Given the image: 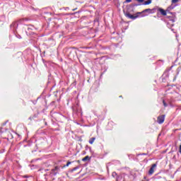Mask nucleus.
<instances>
[{"mask_svg": "<svg viewBox=\"0 0 181 181\" xmlns=\"http://www.w3.org/2000/svg\"><path fill=\"white\" fill-rule=\"evenodd\" d=\"M172 9H173L172 6L167 8V10H163L162 8H158V11L160 12V13L162 16H166L167 13L169 12L170 11H171Z\"/></svg>", "mask_w": 181, "mask_h": 181, "instance_id": "f257e3e1", "label": "nucleus"}, {"mask_svg": "<svg viewBox=\"0 0 181 181\" xmlns=\"http://www.w3.org/2000/svg\"><path fill=\"white\" fill-rule=\"evenodd\" d=\"M154 8L153 9H151V8H147V9H145V10H143L142 12H137L136 14H142V13H148L149 14H151V13H154Z\"/></svg>", "mask_w": 181, "mask_h": 181, "instance_id": "f03ea898", "label": "nucleus"}, {"mask_svg": "<svg viewBox=\"0 0 181 181\" xmlns=\"http://www.w3.org/2000/svg\"><path fill=\"white\" fill-rule=\"evenodd\" d=\"M165 115H160L157 117L158 124H163L165 122Z\"/></svg>", "mask_w": 181, "mask_h": 181, "instance_id": "7ed1b4c3", "label": "nucleus"}, {"mask_svg": "<svg viewBox=\"0 0 181 181\" xmlns=\"http://www.w3.org/2000/svg\"><path fill=\"white\" fill-rule=\"evenodd\" d=\"M139 15L140 14H136V15H132L130 14L129 13H127V14H125V16H127L128 18H131L132 20H135L136 18H139Z\"/></svg>", "mask_w": 181, "mask_h": 181, "instance_id": "20e7f679", "label": "nucleus"}, {"mask_svg": "<svg viewBox=\"0 0 181 181\" xmlns=\"http://www.w3.org/2000/svg\"><path fill=\"white\" fill-rule=\"evenodd\" d=\"M156 163H154L151 165V168L149 169L148 170V175H153L154 173V170H155V168H156Z\"/></svg>", "mask_w": 181, "mask_h": 181, "instance_id": "39448f33", "label": "nucleus"}, {"mask_svg": "<svg viewBox=\"0 0 181 181\" xmlns=\"http://www.w3.org/2000/svg\"><path fill=\"white\" fill-rule=\"evenodd\" d=\"M169 22L168 23L170 24V25L174 26V23L175 22V16H173L172 17L168 16Z\"/></svg>", "mask_w": 181, "mask_h": 181, "instance_id": "423d86ee", "label": "nucleus"}, {"mask_svg": "<svg viewBox=\"0 0 181 181\" xmlns=\"http://www.w3.org/2000/svg\"><path fill=\"white\" fill-rule=\"evenodd\" d=\"M58 170H60V168L58 166H55V168H53L52 170V174H53L54 175H57V173H55V171H58Z\"/></svg>", "mask_w": 181, "mask_h": 181, "instance_id": "0eeeda50", "label": "nucleus"}, {"mask_svg": "<svg viewBox=\"0 0 181 181\" xmlns=\"http://www.w3.org/2000/svg\"><path fill=\"white\" fill-rule=\"evenodd\" d=\"M152 1L151 0H148V1H144L143 4H139V5H150L151 4Z\"/></svg>", "mask_w": 181, "mask_h": 181, "instance_id": "6e6552de", "label": "nucleus"}, {"mask_svg": "<svg viewBox=\"0 0 181 181\" xmlns=\"http://www.w3.org/2000/svg\"><path fill=\"white\" fill-rule=\"evenodd\" d=\"M95 140H96L95 137H93L91 139H89V141H88L89 144L93 145L94 141H95Z\"/></svg>", "mask_w": 181, "mask_h": 181, "instance_id": "1a4fd4ad", "label": "nucleus"}, {"mask_svg": "<svg viewBox=\"0 0 181 181\" xmlns=\"http://www.w3.org/2000/svg\"><path fill=\"white\" fill-rule=\"evenodd\" d=\"M71 164V161H68L66 165H64V166L62 167V169H64V168H66V167H69V165Z\"/></svg>", "mask_w": 181, "mask_h": 181, "instance_id": "9d476101", "label": "nucleus"}, {"mask_svg": "<svg viewBox=\"0 0 181 181\" xmlns=\"http://www.w3.org/2000/svg\"><path fill=\"white\" fill-rule=\"evenodd\" d=\"M89 160H90V157H88V156H86L85 158L82 159L83 161H86Z\"/></svg>", "mask_w": 181, "mask_h": 181, "instance_id": "9b49d317", "label": "nucleus"}, {"mask_svg": "<svg viewBox=\"0 0 181 181\" xmlns=\"http://www.w3.org/2000/svg\"><path fill=\"white\" fill-rule=\"evenodd\" d=\"M134 1H136L139 2V4H144V0H134Z\"/></svg>", "mask_w": 181, "mask_h": 181, "instance_id": "f8f14e48", "label": "nucleus"}, {"mask_svg": "<svg viewBox=\"0 0 181 181\" xmlns=\"http://www.w3.org/2000/svg\"><path fill=\"white\" fill-rule=\"evenodd\" d=\"M163 103L165 107H168V104L165 103V100H163Z\"/></svg>", "mask_w": 181, "mask_h": 181, "instance_id": "ddd939ff", "label": "nucleus"}, {"mask_svg": "<svg viewBox=\"0 0 181 181\" xmlns=\"http://www.w3.org/2000/svg\"><path fill=\"white\" fill-rule=\"evenodd\" d=\"M179 1V0H172L173 4H177Z\"/></svg>", "mask_w": 181, "mask_h": 181, "instance_id": "4468645a", "label": "nucleus"}, {"mask_svg": "<svg viewBox=\"0 0 181 181\" xmlns=\"http://www.w3.org/2000/svg\"><path fill=\"white\" fill-rule=\"evenodd\" d=\"M130 2H132V0H126L125 1V3H130Z\"/></svg>", "mask_w": 181, "mask_h": 181, "instance_id": "2eb2a0df", "label": "nucleus"}, {"mask_svg": "<svg viewBox=\"0 0 181 181\" xmlns=\"http://www.w3.org/2000/svg\"><path fill=\"white\" fill-rule=\"evenodd\" d=\"M179 153H181V144L179 146Z\"/></svg>", "mask_w": 181, "mask_h": 181, "instance_id": "dca6fc26", "label": "nucleus"}, {"mask_svg": "<svg viewBox=\"0 0 181 181\" xmlns=\"http://www.w3.org/2000/svg\"><path fill=\"white\" fill-rule=\"evenodd\" d=\"M141 6V5H139V4H134V5H133V7H136V6Z\"/></svg>", "mask_w": 181, "mask_h": 181, "instance_id": "f3484780", "label": "nucleus"}, {"mask_svg": "<svg viewBox=\"0 0 181 181\" xmlns=\"http://www.w3.org/2000/svg\"><path fill=\"white\" fill-rule=\"evenodd\" d=\"M147 16H148L147 14L142 15V17Z\"/></svg>", "mask_w": 181, "mask_h": 181, "instance_id": "a211bd4d", "label": "nucleus"}, {"mask_svg": "<svg viewBox=\"0 0 181 181\" xmlns=\"http://www.w3.org/2000/svg\"><path fill=\"white\" fill-rule=\"evenodd\" d=\"M76 10V8H74V9H73V11H75Z\"/></svg>", "mask_w": 181, "mask_h": 181, "instance_id": "6ab92c4d", "label": "nucleus"}]
</instances>
